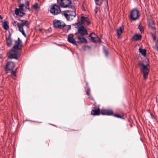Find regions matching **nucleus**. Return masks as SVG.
Instances as JSON below:
<instances>
[{"label":"nucleus","instance_id":"f257e3e1","mask_svg":"<svg viewBox=\"0 0 158 158\" xmlns=\"http://www.w3.org/2000/svg\"><path fill=\"white\" fill-rule=\"evenodd\" d=\"M18 20L20 21L21 22L19 23L16 21H14L12 23L13 25L16 28H18L19 31L24 37H26L27 35L25 33V31L28 28L29 22L27 20L20 19Z\"/></svg>","mask_w":158,"mask_h":158},{"label":"nucleus","instance_id":"f03ea898","mask_svg":"<svg viewBox=\"0 0 158 158\" xmlns=\"http://www.w3.org/2000/svg\"><path fill=\"white\" fill-rule=\"evenodd\" d=\"M138 66L143 73V78L146 79L149 72V64H145L143 63H139L138 64Z\"/></svg>","mask_w":158,"mask_h":158},{"label":"nucleus","instance_id":"7ed1b4c3","mask_svg":"<svg viewBox=\"0 0 158 158\" xmlns=\"http://www.w3.org/2000/svg\"><path fill=\"white\" fill-rule=\"evenodd\" d=\"M15 66V63L12 62H8L5 67V69L6 71V74H7L9 72H11V74H12L14 76H16V72L17 68L15 71H13V69Z\"/></svg>","mask_w":158,"mask_h":158},{"label":"nucleus","instance_id":"20e7f679","mask_svg":"<svg viewBox=\"0 0 158 158\" xmlns=\"http://www.w3.org/2000/svg\"><path fill=\"white\" fill-rule=\"evenodd\" d=\"M64 15L67 20H72L76 16V10L73 9L65 10L64 12Z\"/></svg>","mask_w":158,"mask_h":158},{"label":"nucleus","instance_id":"39448f33","mask_svg":"<svg viewBox=\"0 0 158 158\" xmlns=\"http://www.w3.org/2000/svg\"><path fill=\"white\" fill-rule=\"evenodd\" d=\"M20 55V51L14 49L11 50L8 53L7 56L9 59H17Z\"/></svg>","mask_w":158,"mask_h":158},{"label":"nucleus","instance_id":"423d86ee","mask_svg":"<svg viewBox=\"0 0 158 158\" xmlns=\"http://www.w3.org/2000/svg\"><path fill=\"white\" fill-rule=\"evenodd\" d=\"M80 22L76 23L75 24V27L76 28H78V32L82 36L88 34L87 31L83 26H81Z\"/></svg>","mask_w":158,"mask_h":158},{"label":"nucleus","instance_id":"0eeeda50","mask_svg":"<svg viewBox=\"0 0 158 158\" xmlns=\"http://www.w3.org/2000/svg\"><path fill=\"white\" fill-rule=\"evenodd\" d=\"M58 4L63 8H67L72 3L71 0H57Z\"/></svg>","mask_w":158,"mask_h":158},{"label":"nucleus","instance_id":"6e6552de","mask_svg":"<svg viewBox=\"0 0 158 158\" xmlns=\"http://www.w3.org/2000/svg\"><path fill=\"white\" fill-rule=\"evenodd\" d=\"M50 11L51 13L54 15H57L61 12L60 7L56 4L52 5L51 6Z\"/></svg>","mask_w":158,"mask_h":158},{"label":"nucleus","instance_id":"1a4fd4ad","mask_svg":"<svg viewBox=\"0 0 158 158\" xmlns=\"http://www.w3.org/2000/svg\"><path fill=\"white\" fill-rule=\"evenodd\" d=\"M22 47V41L20 39V38H18L17 40L15 41V43L13 48L15 50L20 52L21 50Z\"/></svg>","mask_w":158,"mask_h":158},{"label":"nucleus","instance_id":"9d476101","mask_svg":"<svg viewBox=\"0 0 158 158\" xmlns=\"http://www.w3.org/2000/svg\"><path fill=\"white\" fill-rule=\"evenodd\" d=\"M54 26L55 28L62 29L65 26V23L62 21L55 19L53 21Z\"/></svg>","mask_w":158,"mask_h":158},{"label":"nucleus","instance_id":"9b49d317","mask_svg":"<svg viewBox=\"0 0 158 158\" xmlns=\"http://www.w3.org/2000/svg\"><path fill=\"white\" fill-rule=\"evenodd\" d=\"M139 11L136 9H133L130 13V18L133 20H137L139 17Z\"/></svg>","mask_w":158,"mask_h":158},{"label":"nucleus","instance_id":"f8f14e48","mask_svg":"<svg viewBox=\"0 0 158 158\" xmlns=\"http://www.w3.org/2000/svg\"><path fill=\"white\" fill-rule=\"evenodd\" d=\"M89 39L93 42L98 43L101 42L100 39L95 33H92L89 35Z\"/></svg>","mask_w":158,"mask_h":158},{"label":"nucleus","instance_id":"ddd939ff","mask_svg":"<svg viewBox=\"0 0 158 158\" xmlns=\"http://www.w3.org/2000/svg\"><path fill=\"white\" fill-rule=\"evenodd\" d=\"M90 23V21L88 18L82 16L81 18V23H80L79 25L84 24L85 25H88Z\"/></svg>","mask_w":158,"mask_h":158},{"label":"nucleus","instance_id":"4468645a","mask_svg":"<svg viewBox=\"0 0 158 158\" xmlns=\"http://www.w3.org/2000/svg\"><path fill=\"white\" fill-rule=\"evenodd\" d=\"M100 113L102 114L107 115H111L113 114L112 111L109 110H102Z\"/></svg>","mask_w":158,"mask_h":158},{"label":"nucleus","instance_id":"2eb2a0df","mask_svg":"<svg viewBox=\"0 0 158 158\" xmlns=\"http://www.w3.org/2000/svg\"><path fill=\"white\" fill-rule=\"evenodd\" d=\"M73 37V34H70L69 35L68 38V41L73 44L78 45L77 44V42L74 40Z\"/></svg>","mask_w":158,"mask_h":158},{"label":"nucleus","instance_id":"dca6fc26","mask_svg":"<svg viewBox=\"0 0 158 158\" xmlns=\"http://www.w3.org/2000/svg\"><path fill=\"white\" fill-rule=\"evenodd\" d=\"M124 27L122 26L117 29V34L118 38L121 35L124 31Z\"/></svg>","mask_w":158,"mask_h":158},{"label":"nucleus","instance_id":"f3484780","mask_svg":"<svg viewBox=\"0 0 158 158\" xmlns=\"http://www.w3.org/2000/svg\"><path fill=\"white\" fill-rule=\"evenodd\" d=\"M78 41L77 42V44H80L83 42H87V40L82 36H78L77 38Z\"/></svg>","mask_w":158,"mask_h":158},{"label":"nucleus","instance_id":"a211bd4d","mask_svg":"<svg viewBox=\"0 0 158 158\" xmlns=\"http://www.w3.org/2000/svg\"><path fill=\"white\" fill-rule=\"evenodd\" d=\"M91 114L94 115H98L100 113V110L99 108L97 109H94L91 111Z\"/></svg>","mask_w":158,"mask_h":158},{"label":"nucleus","instance_id":"6ab92c4d","mask_svg":"<svg viewBox=\"0 0 158 158\" xmlns=\"http://www.w3.org/2000/svg\"><path fill=\"white\" fill-rule=\"evenodd\" d=\"M21 10H19L18 9H16L15 10V14L17 15H19L20 16H23L25 13H23Z\"/></svg>","mask_w":158,"mask_h":158},{"label":"nucleus","instance_id":"aec40b11","mask_svg":"<svg viewBox=\"0 0 158 158\" xmlns=\"http://www.w3.org/2000/svg\"><path fill=\"white\" fill-rule=\"evenodd\" d=\"M6 41L7 46L10 47L12 44V41L11 39L10 36L6 37Z\"/></svg>","mask_w":158,"mask_h":158},{"label":"nucleus","instance_id":"412c9836","mask_svg":"<svg viewBox=\"0 0 158 158\" xmlns=\"http://www.w3.org/2000/svg\"><path fill=\"white\" fill-rule=\"evenodd\" d=\"M142 38L140 35L136 34L133 37V39L134 40H140Z\"/></svg>","mask_w":158,"mask_h":158},{"label":"nucleus","instance_id":"4be33fe9","mask_svg":"<svg viewBox=\"0 0 158 158\" xmlns=\"http://www.w3.org/2000/svg\"><path fill=\"white\" fill-rule=\"evenodd\" d=\"M139 52L143 56H145L146 55V50L145 49H143L141 48H139Z\"/></svg>","mask_w":158,"mask_h":158},{"label":"nucleus","instance_id":"5701e85b","mask_svg":"<svg viewBox=\"0 0 158 158\" xmlns=\"http://www.w3.org/2000/svg\"><path fill=\"white\" fill-rule=\"evenodd\" d=\"M64 27H65V28L64 29V31L65 32H68L71 29V26L70 25H69L66 26L65 25V26H64Z\"/></svg>","mask_w":158,"mask_h":158},{"label":"nucleus","instance_id":"b1692460","mask_svg":"<svg viewBox=\"0 0 158 158\" xmlns=\"http://www.w3.org/2000/svg\"><path fill=\"white\" fill-rule=\"evenodd\" d=\"M32 7L34 10H36L39 8L38 4L37 3H35L32 6Z\"/></svg>","mask_w":158,"mask_h":158},{"label":"nucleus","instance_id":"393cba45","mask_svg":"<svg viewBox=\"0 0 158 158\" xmlns=\"http://www.w3.org/2000/svg\"><path fill=\"white\" fill-rule=\"evenodd\" d=\"M3 27L5 29L9 28V26L6 22L5 21L3 23Z\"/></svg>","mask_w":158,"mask_h":158},{"label":"nucleus","instance_id":"a878e982","mask_svg":"<svg viewBox=\"0 0 158 158\" xmlns=\"http://www.w3.org/2000/svg\"><path fill=\"white\" fill-rule=\"evenodd\" d=\"M139 29L141 33L143 32L144 31V29L143 27L141 26V24H140L139 25Z\"/></svg>","mask_w":158,"mask_h":158},{"label":"nucleus","instance_id":"bb28decb","mask_svg":"<svg viewBox=\"0 0 158 158\" xmlns=\"http://www.w3.org/2000/svg\"><path fill=\"white\" fill-rule=\"evenodd\" d=\"M153 48L154 50L158 51V44H156L155 45L153 46Z\"/></svg>","mask_w":158,"mask_h":158},{"label":"nucleus","instance_id":"cd10ccee","mask_svg":"<svg viewBox=\"0 0 158 158\" xmlns=\"http://www.w3.org/2000/svg\"><path fill=\"white\" fill-rule=\"evenodd\" d=\"M24 6V5L23 4H21L19 5V10H23V7Z\"/></svg>","mask_w":158,"mask_h":158},{"label":"nucleus","instance_id":"c85d7f7f","mask_svg":"<svg viewBox=\"0 0 158 158\" xmlns=\"http://www.w3.org/2000/svg\"><path fill=\"white\" fill-rule=\"evenodd\" d=\"M25 3L26 5V6H27L28 7V9L29 10H30V9L29 8V2L27 1H26Z\"/></svg>","mask_w":158,"mask_h":158},{"label":"nucleus","instance_id":"c756f323","mask_svg":"<svg viewBox=\"0 0 158 158\" xmlns=\"http://www.w3.org/2000/svg\"><path fill=\"white\" fill-rule=\"evenodd\" d=\"M90 92V89L89 88H88V89H87V92H86V94L88 96L90 95V93H89Z\"/></svg>","mask_w":158,"mask_h":158},{"label":"nucleus","instance_id":"7c9ffc66","mask_svg":"<svg viewBox=\"0 0 158 158\" xmlns=\"http://www.w3.org/2000/svg\"><path fill=\"white\" fill-rule=\"evenodd\" d=\"M113 115L114 116L116 117H117L118 118H122V117L119 115V114H114Z\"/></svg>","mask_w":158,"mask_h":158},{"label":"nucleus","instance_id":"2f4dec72","mask_svg":"<svg viewBox=\"0 0 158 158\" xmlns=\"http://www.w3.org/2000/svg\"><path fill=\"white\" fill-rule=\"evenodd\" d=\"M99 0H95V2L96 4L97 5H100L101 3L99 2Z\"/></svg>","mask_w":158,"mask_h":158},{"label":"nucleus","instance_id":"473e14b6","mask_svg":"<svg viewBox=\"0 0 158 158\" xmlns=\"http://www.w3.org/2000/svg\"><path fill=\"white\" fill-rule=\"evenodd\" d=\"M104 52L106 56H107L108 55V51L106 50H104Z\"/></svg>","mask_w":158,"mask_h":158},{"label":"nucleus","instance_id":"72a5a7b5","mask_svg":"<svg viewBox=\"0 0 158 158\" xmlns=\"http://www.w3.org/2000/svg\"><path fill=\"white\" fill-rule=\"evenodd\" d=\"M2 18L1 15H0V23L2 21Z\"/></svg>","mask_w":158,"mask_h":158},{"label":"nucleus","instance_id":"f704fd0d","mask_svg":"<svg viewBox=\"0 0 158 158\" xmlns=\"http://www.w3.org/2000/svg\"><path fill=\"white\" fill-rule=\"evenodd\" d=\"M156 39V37L155 36H154L153 37V40H155Z\"/></svg>","mask_w":158,"mask_h":158},{"label":"nucleus","instance_id":"c9c22d12","mask_svg":"<svg viewBox=\"0 0 158 158\" xmlns=\"http://www.w3.org/2000/svg\"><path fill=\"white\" fill-rule=\"evenodd\" d=\"M25 7H26V9H28V7L27 6H25Z\"/></svg>","mask_w":158,"mask_h":158},{"label":"nucleus","instance_id":"e433bc0d","mask_svg":"<svg viewBox=\"0 0 158 158\" xmlns=\"http://www.w3.org/2000/svg\"><path fill=\"white\" fill-rule=\"evenodd\" d=\"M156 44H158V39L157 40V43H156Z\"/></svg>","mask_w":158,"mask_h":158},{"label":"nucleus","instance_id":"4c0bfd02","mask_svg":"<svg viewBox=\"0 0 158 158\" xmlns=\"http://www.w3.org/2000/svg\"><path fill=\"white\" fill-rule=\"evenodd\" d=\"M82 10H85L84 9V8L82 9Z\"/></svg>","mask_w":158,"mask_h":158},{"label":"nucleus","instance_id":"58836bf2","mask_svg":"<svg viewBox=\"0 0 158 158\" xmlns=\"http://www.w3.org/2000/svg\"><path fill=\"white\" fill-rule=\"evenodd\" d=\"M40 31H42V29H40Z\"/></svg>","mask_w":158,"mask_h":158}]
</instances>
